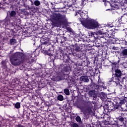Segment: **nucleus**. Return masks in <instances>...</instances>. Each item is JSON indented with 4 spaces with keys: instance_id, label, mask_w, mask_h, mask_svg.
Instances as JSON below:
<instances>
[{
    "instance_id": "nucleus-11",
    "label": "nucleus",
    "mask_w": 127,
    "mask_h": 127,
    "mask_svg": "<svg viewBox=\"0 0 127 127\" xmlns=\"http://www.w3.org/2000/svg\"><path fill=\"white\" fill-rule=\"evenodd\" d=\"M71 47L73 48V52H80L83 49V46H81L79 44H72Z\"/></svg>"
},
{
    "instance_id": "nucleus-61",
    "label": "nucleus",
    "mask_w": 127,
    "mask_h": 127,
    "mask_svg": "<svg viewBox=\"0 0 127 127\" xmlns=\"http://www.w3.org/2000/svg\"><path fill=\"white\" fill-rule=\"evenodd\" d=\"M92 103H93V104H95V103H94V101H92Z\"/></svg>"
},
{
    "instance_id": "nucleus-38",
    "label": "nucleus",
    "mask_w": 127,
    "mask_h": 127,
    "mask_svg": "<svg viewBox=\"0 0 127 127\" xmlns=\"http://www.w3.org/2000/svg\"><path fill=\"white\" fill-rule=\"evenodd\" d=\"M121 44L122 45H124L125 46H127V42L126 40H122L121 42Z\"/></svg>"
},
{
    "instance_id": "nucleus-49",
    "label": "nucleus",
    "mask_w": 127,
    "mask_h": 127,
    "mask_svg": "<svg viewBox=\"0 0 127 127\" xmlns=\"http://www.w3.org/2000/svg\"><path fill=\"white\" fill-rule=\"evenodd\" d=\"M96 99H97V95L95 94L94 98V97H93V100H94L95 101H96Z\"/></svg>"
},
{
    "instance_id": "nucleus-43",
    "label": "nucleus",
    "mask_w": 127,
    "mask_h": 127,
    "mask_svg": "<svg viewBox=\"0 0 127 127\" xmlns=\"http://www.w3.org/2000/svg\"><path fill=\"white\" fill-rule=\"evenodd\" d=\"M113 50H119V47H113Z\"/></svg>"
},
{
    "instance_id": "nucleus-41",
    "label": "nucleus",
    "mask_w": 127,
    "mask_h": 127,
    "mask_svg": "<svg viewBox=\"0 0 127 127\" xmlns=\"http://www.w3.org/2000/svg\"><path fill=\"white\" fill-rule=\"evenodd\" d=\"M56 3H61L62 2V0H55Z\"/></svg>"
},
{
    "instance_id": "nucleus-33",
    "label": "nucleus",
    "mask_w": 127,
    "mask_h": 127,
    "mask_svg": "<svg viewBox=\"0 0 127 127\" xmlns=\"http://www.w3.org/2000/svg\"><path fill=\"white\" fill-rule=\"evenodd\" d=\"M120 3H115L114 4V5H113L114 9L115 10H117L119 9V8H120V5H119Z\"/></svg>"
},
{
    "instance_id": "nucleus-55",
    "label": "nucleus",
    "mask_w": 127,
    "mask_h": 127,
    "mask_svg": "<svg viewBox=\"0 0 127 127\" xmlns=\"http://www.w3.org/2000/svg\"><path fill=\"white\" fill-rule=\"evenodd\" d=\"M114 2H115V3H118V0H115L114 1Z\"/></svg>"
},
{
    "instance_id": "nucleus-16",
    "label": "nucleus",
    "mask_w": 127,
    "mask_h": 127,
    "mask_svg": "<svg viewBox=\"0 0 127 127\" xmlns=\"http://www.w3.org/2000/svg\"><path fill=\"white\" fill-rule=\"evenodd\" d=\"M31 2V5H35V6H39L40 5V1L35 0L33 2L32 0H29Z\"/></svg>"
},
{
    "instance_id": "nucleus-34",
    "label": "nucleus",
    "mask_w": 127,
    "mask_h": 127,
    "mask_svg": "<svg viewBox=\"0 0 127 127\" xmlns=\"http://www.w3.org/2000/svg\"><path fill=\"white\" fill-rule=\"evenodd\" d=\"M14 43H16V40L15 39H11L10 40V44L12 45L14 44Z\"/></svg>"
},
{
    "instance_id": "nucleus-18",
    "label": "nucleus",
    "mask_w": 127,
    "mask_h": 127,
    "mask_svg": "<svg viewBox=\"0 0 127 127\" xmlns=\"http://www.w3.org/2000/svg\"><path fill=\"white\" fill-rule=\"evenodd\" d=\"M92 83L90 87L92 90H94V91H95V90H98L99 87H100V84L97 85V84L93 82L92 81Z\"/></svg>"
},
{
    "instance_id": "nucleus-26",
    "label": "nucleus",
    "mask_w": 127,
    "mask_h": 127,
    "mask_svg": "<svg viewBox=\"0 0 127 127\" xmlns=\"http://www.w3.org/2000/svg\"><path fill=\"white\" fill-rule=\"evenodd\" d=\"M118 80L115 77H112L111 78L109 79V82L111 83L112 82H114V83H117Z\"/></svg>"
},
{
    "instance_id": "nucleus-39",
    "label": "nucleus",
    "mask_w": 127,
    "mask_h": 127,
    "mask_svg": "<svg viewBox=\"0 0 127 127\" xmlns=\"http://www.w3.org/2000/svg\"><path fill=\"white\" fill-rule=\"evenodd\" d=\"M12 81L13 83H15V84H18V78L15 77L13 79Z\"/></svg>"
},
{
    "instance_id": "nucleus-42",
    "label": "nucleus",
    "mask_w": 127,
    "mask_h": 127,
    "mask_svg": "<svg viewBox=\"0 0 127 127\" xmlns=\"http://www.w3.org/2000/svg\"><path fill=\"white\" fill-rule=\"evenodd\" d=\"M124 91L123 92H126V93H127V85H125L124 86Z\"/></svg>"
},
{
    "instance_id": "nucleus-22",
    "label": "nucleus",
    "mask_w": 127,
    "mask_h": 127,
    "mask_svg": "<svg viewBox=\"0 0 127 127\" xmlns=\"http://www.w3.org/2000/svg\"><path fill=\"white\" fill-rule=\"evenodd\" d=\"M63 57V53L60 52L59 53H56V58L57 59H61L62 60V58Z\"/></svg>"
},
{
    "instance_id": "nucleus-4",
    "label": "nucleus",
    "mask_w": 127,
    "mask_h": 127,
    "mask_svg": "<svg viewBox=\"0 0 127 127\" xmlns=\"http://www.w3.org/2000/svg\"><path fill=\"white\" fill-rule=\"evenodd\" d=\"M80 22L82 25L88 29H95L99 27V23L94 19L80 20Z\"/></svg>"
},
{
    "instance_id": "nucleus-15",
    "label": "nucleus",
    "mask_w": 127,
    "mask_h": 127,
    "mask_svg": "<svg viewBox=\"0 0 127 127\" xmlns=\"http://www.w3.org/2000/svg\"><path fill=\"white\" fill-rule=\"evenodd\" d=\"M88 105V107L86 109V111H87L88 114H92L93 113V106H92V103L90 102H87Z\"/></svg>"
},
{
    "instance_id": "nucleus-60",
    "label": "nucleus",
    "mask_w": 127,
    "mask_h": 127,
    "mask_svg": "<svg viewBox=\"0 0 127 127\" xmlns=\"http://www.w3.org/2000/svg\"><path fill=\"white\" fill-rule=\"evenodd\" d=\"M110 27H113V26H110Z\"/></svg>"
},
{
    "instance_id": "nucleus-52",
    "label": "nucleus",
    "mask_w": 127,
    "mask_h": 127,
    "mask_svg": "<svg viewBox=\"0 0 127 127\" xmlns=\"http://www.w3.org/2000/svg\"><path fill=\"white\" fill-rule=\"evenodd\" d=\"M0 127H2V123L0 121Z\"/></svg>"
},
{
    "instance_id": "nucleus-44",
    "label": "nucleus",
    "mask_w": 127,
    "mask_h": 127,
    "mask_svg": "<svg viewBox=\"0 0 127 127\" xmlns=\"http://www.w3.org/2000/svg\"><path fill=\"white\" fill-rule=\"evenodd\" d=\"M72 127H79V125L76 123H73L72 124Z\"/></svg>"
},
{
    "instance_id": "nucleus-23",
    "label": "nucleus",
    "mask_w": 127,
    "mask_h": 127,
    "mask_svg": "<svg viewBox=\"0 0 127 127\" xmlns=\"http://www.w3.org/2000/svg\"><path fill=\"white\" fill-rule=\"evenodd\" d=\"M1 65H2V68L4 69V70H6L7 69V66H6V61H2Z\"/></svg>"
},
{
    "instance_id": "nucleus-9",
    "label": "nucleus",
    "mask_w": 127,
    "mask_h": 127,
    "mask_svg": "<svg viewBox=\"0 0 127 127\" xmlns=\"http://www.w3.org/2000/svg\"><path fill=\"white\" fill-rule=\"evenodd\" d=\"M116 32L113 31H108L107 32L106 36L108 37V38H113V39H115V42H117L118 40H119V39L116 38Z\"/></svg>"
},
{
    "instance_id": "nucleus-50",
    "label": "nucleus",
    "mask_w": 127,
    "mask_h": 127,
    "mask_svg": "<svg viewBox=\"0 0 127 127\" xmlns=\"http://www.w3.org/2000/svg\"><path fill=\"white\" fill-rule=\"evenodd\" d=\"M82 4H86V3H84L85 1H86V0H82Z\"/></svg>"
},
{
    "instance_id": "nucleus-25",
    "label": "nucleus",
    "mask_w": 127,
    "mask_h": 127,
    "mask_svg": "<svg viewBox=\"0 0 127 127\" xmlns=\"http://www.w3.org/2000/svg\"><path fill=\"white\" fill-rule=\"evenodd\" d=\"M96 33L98 35V36H102V38L105 39V40H108V39L105 38V37H104V33L102 31L99 30L96 32Z\"/></svg>"
},
{
    "instance_id": "nucleus-51",
    "label": "nucleus",
    "mask_w": 127,
    "mask_h": 127,
    "mask_svg": "<svg viewBox=\"0 0 127 127\" xmlns=\"http://www.w3.org/2000/svg\"><path fill=\"white\" fill-rule=\"evenodd\" d=\"M72 55H73L74 56H76V55H77V54H76L75 52H73V53H72Z\"/></svg>"
},
{
    "instance_id": "nucleus-8",
    "label": "nucleus",
    "mask_w": 127,
    "mask_h": 127,
    "mask_svg": "<svg viewBox=\"0 0 127 127\" xmlns=\"http://www.w3.org/2000/svg\"><path fill=\"white\" fill-rule=\"evenodd\" d=\"M121 106L122 105H120L119 104H116L114 106L113 109H110L109 108V105H108V104H105L103 107V109L105 113H110V111H116V110H118L120 107H121Z\"/></svg>"
},
{
    "instance_id": "nucleus-58",
    "label": "nucleus",
    "mask_w": 127,
    "mask_h": 127,
    "mask_svg": "<svg viewBox=\"0 0 127 127\" xmlns=\"http://www.w3.org/2000/svg\"><path fill=\"white\" fill-rule=\"evenodd\" d=\"M32 63L34 62V59H32Z\"/></svg>"
},
{
    "instance_id": "nucleus-53",
    "label": "nucleus",
    "mask_w": 127,
    "mask_h": 127,
    "mask_svg": "<svg viewBox=\"0 0 127 127\" xmlns=\"http://www.w3.org/2000/svg\"><path fill=\"white\" fill-rule=\"evenodd\" d=\"M26 119H27V120H29V119H30V118L29 117V116H26Z\"/></svg>"
},
{
    "instance_id": "nucleus-32",
    "label": "nucleus",
    "mask_w": 127,
    "mask_h": 127,
    "mask_svg": "<svg viewBox=\"0 0 127 127\" xmlns=\"http://www.w3.org/2000/svg\"><path fill=\"white\" fill-rule=\"evenodd\" d=\"M10 15L11 17H14L16 15V12L14 10H12L10 13Z\"/></svg>"
},
{
    "instance_id": "nucleus-31",
    "label": "nucleus",
    "mask_w": 127,
    "mask_h": 127,
    "mask_svg": "<svg viewBox=\"0 0 127 127\" xmlns=\"http://www.w3.org/2000/svg\"><path fill=\"white\" fill-rule=\"evenodd\" d=\"M64 92L66 96H69L70 95V91L69 90V89L65 88L64 90Z\"/></svg>"
},
{
    "instance_id": "nucleus-2",
    "label": "nucleus",
    "mask_w": 127,
    "mask_h": 127,
    "mask_svg": "<svg viewBox=\"0 0 127 127\" xmlns=\"http://www.w3.org/2000/svg\"><path fill=\"white\" fill-rule=\"evenodd\" d=\"M53 19L55 20H58L60 24H62L65 27V29L68 32H72V28L70 27H68L69 26V22H68V19L66 17V15L62 14H55L54 15L53 17Z\"/></svg>"
},
{
    "instance_id": "nucleus-56",
    "label": "nucleus",
    "mask_w": 127,
    "mask_h": 127,
    "mask_svg": "<svg viewBox=\"0 0 127 127\" xmlns=\"http://www.w3.org/2000/svg\"><path fill=\"white\" fill-rule=\"evenodd\" d=\"M31 113H35V111H34V110H31Z\"/></svg>"
},
{
    "instance_id": "nucleus-5",
    "label": "nucleus",
    "mask_w": 127,
    "mask_h": 127,
    "mask_svg": "<svg viewBox=\"0 0 127 127\" xmlns=\"http://www.w3.org/2000/svg\"><path fill=\"white\" fill-rule=\"evenodd\" d=\"M50 44H49V39L46 37L43 38L41 40V45H39L35 49V52H36L37 50H43L45 51V50H49L50 49Z\"/></svg>"
},
{
    "instance_id": "nucleus-20",
    "label": "nucleus",
    "mask_w": 127,
    "mask_h": 127,
    "mask_svg": "<svg viewBox=\"0 0 127 127\" xmlns=\"http://www.w3.org/2000/svg\"><path fill=\"white\" fill-rule=\"evenodd\" d=\"M100 96V99L102 101H106V100H107V98H108V97L107 96V94H106V93L105 92H101Z\"/></svg>"
},
{
    "instance_id": "nucleus-62",
    "label": "nucleus",
    "mask_w": 127,
    "mask_h": 127,
    "mask_svg": "<svg viewBox=\"0 0 127 127\" xmlns=\"http://www.w3.org/2000/svg\"><path fill=\"white\" fill-rule=\"evenodd\" d=\"M102 123H104V121H103V122H102Z\"/></svg>"
},
{
    "instance_id": "nucleus-29",
    "label": "nucleus",
    "mask_w": 127,
    "mask_h": 127,
    "mask_svg": "<svg viewBox=\"0 0 127 127\" xmlns=\"http://www.w3.org/2000/svg\"><path fill=\"white\" fill-rule=\"evenodd\" d=\"M58 101H60V102H62V101H64V96L62 95H59L57 96Z\"/></svg>"
},
{
    "instance_id": "nucleus-59",
    "label": "nucleus",
    "mask_w": 127,
    "mask_h": 127,
    "mask_svg": "<svg viewBox=\"0 0 127 127\" xmlns=\"http://www.w3.org/2000/svg\"><path fill=\"white\" fill-rule=\"evenodd\" d=\"M72 6V5H69V7H71Z\"/></svg>"
},
{
    "instance_id": "nucleus-54",
    "label": "nucleus",
    "mask_w": 127,
    "mask_h": 127,
    "mask_svg": "<svg viewBox=\"0 0 127 127\" xmlns=\"http://www.w3.org/2000/svg\"><path fill=\"white\" fill-rule=\"evenodd\" d=\"M64 40H65V41H66L67 40V38L65 37H64Z\"/></svg>"
},
{
    "instance_id": "nucleus-24",
    "label": "nucleus",
    "mask_w": 127,
    "mask_h": 127,
    "mask_svg": "<svg viewBox=\"0 0 127 127\" xmlns=\"http://www.w3.org/2000/svg\"><path fill=\"white\" fill-rule=\"evenodd\" d=\"M81 81H82L83 82H89L90 80L89 79V78H88V76H82L80 78Z\"/></svg>"
},
{
    "instance_id": "nucleus-28",
    "label": "nucleus",
    "mask_w": 127,
    "mask_h": 127,
    "mask_svg": "<svg viewBox=\"0 0 127 127\" xmlns=\"http://www.w3.org/2000/svg\"><path fill=\"white\" fill-rule=\"evenodd\" d=\"M44 51L46 55H48V56H50V57L51 56H52V54H51V51H50V50H45Z\"/></svg>"
},
{
    "instance_id": "nucleus-6",
    "label": "nucleus",
    "mask_w": 127,
    "mask_h": 127,
    "mask_svg": "<svg viewBox=\"0 0 127 127\" xmlns=\"http://www.w3.org/2000/svg\"><path fill=\"white\" fill-rule=\"evenodd\" d=\"M114 70L115 72V75L114 77L117 78L118 81H120L121 83H122V84L125 81L126 82L127 81V79L126 78L127 77L123 76V75H122V71L120 69L118 68H115Z\"/></svg>"
},
{
    "instance_id": "nucleus-3",
    "label": "nucleus",
    "mask_w": 127,
    "mask_h": 127,
    "mask_svg": "<svg viewBox=\"0 0 127 127\" xmlns=\"http://www.w3.org/2000/svg\"><path fill=\"white\" fill-rule=\"evenodd\" d=\"M62 60L64 61L63 64H61L59 66V69H61L62 72H69L71 71V63H70V57L69 55L66 53H63Z\"/></svg>"
},
{
    "instance_id": "nucleus-1",
    "label": "nucleus",
    "mask_w": 127,
    "mask_h": 127,
    "mask_svg": "<svg viewBox=\"0 0 127 127\" xmlns=\"http://www.w3.org/2000/svg\"><path fill=\"white\" fill-rule=\"evenodd\" d=\"M10 62L13 66H19L21 62L25 61L24 54L20 52H16L9 56Z\"/></svg>"
},
{
    "instance_id": "nucleus-7",
    "label": "nucleus",
    "mask_w": 127,
    "mask_h": 127,
    "mask_svg": "<svg viewBox=\"0 0 127 127\" xmlns=\"http://www.w3.org/2000/svg\"><path fill=\"white\" fill-rule=\"evenodd\" d=\"M114 102L116 104H119L120 106L122 105H125L127 102V97L123 96L121 97H115Z\"/></svg>"
},
{
    "instance_id": "nucleus-35",
    "label": "nucleus",
    "mask_w": 127,
    "mask_h": 127,
    "mask_svg": "<svg viewBox=\"0 0 127 127\" xmlns=\"http://www.w3.org/2000/svg\"><path fill=\"white\" fill-rule=\"evenodd\" d=\"M75 121H76L77 123H81L82 122V120H81V117H80V116H76L75 118Z\"/></svg>"
},
{
    "instance_id": "nucleus-57",
    "label": "nucleus",
    "mask_w": 127,
    "mask_h": 127,
    "mask_svg": "<svg viewBox=\"0 0 127 127\" xmlns=\"http://www.w3.org/2000/svg\"><path fill=\"white\" fill-rule=\"evenodd\" d=\"M88 127H92L91 124H88Z\"/></svg>"
},
{
    "instance_id": "nucleus-12",
    "label": "nucleus",
    "mask_w": 127,
    "mask_h": 127,
    "mask_svg": "<svg viewBox=\"0 0 127 127\" xmlns=\"http://www.w3.org/2000/svg\"><path fill=\"white\" fill-rule=\"evenodd\" d=\"M55 14H61V13H54L52 16V19L55 21H52V25L54 27H59V25H62V24L59 23V21L53 19V16Z\"/></svg>"
},
{
    "instance_id": "nucleus-19",
    "label": "nucleus",
    "mask_w": 127,
    "mask_h": 127,
    "mask_svg": "<svg viewBox=\"0 0 127 127\" xmlns=\"http://www.w3.org/2000/svg\"><path fill=\"white\" fill-rule=\"evenodd\" d=\"M88 95L89 98L94 97V98H95V95H96V90H90L88 93Z\"/></svg>"
},
{
    "instance_id": "nucleus-10",
    "label": "nucleus",
    "mask_w": 127,
    "mask_h": 127,
    "mask_svg": "<svg viewBox=\"0 0 127 127\" xmlns=\"http://www.w3.org/2000/svg\"><path fill=\"white\" fill-rule=\"evenodd\" d=\"M88 35L90 37H93L95 40H98V39H100V38H103V36H99L97 33V32H93L90 31L88 32Z\"/></svg>"
},
{
    "instance_id": "nucleus-13",
    "label": "nucleus",
    "mask_w": 127,
    "mask_h": 127,
    "mask_svg": "<svg viewBox=\"0 0 127 127\" xmlns=\"http://www.w3.org/2000/svg\"><path fill=\"white\" fill-rule=\"evenodd\" d=\"M83 71L85 73H89L91 76L94 75V73H93V68L91 66H85L83 68Z\"/></svg>"
},
{
    "instance_id": "nucleus-37",
    "label": "nucleus",
    "mask_w": 127,
    "mask_h": 127,
    "mask_svg": "<svg viewBox=\"0 0 127 127\" xmlns=\"http://www.w3.org/2000/svg\"><path fill=\"white\" fill-rule=\"evenodd\" d=\"M14 107L16 109H19V108H20V103L16 102V104H15Z\"/></svg>"
},
{
    "instance_id": "nucleus-27",
    "label": "nucleus",
    "mask_w": 127,
    "mask_h": 127,
    "mask_svg": "<svg viewBox=\"0 0 127 127\" xmlns=\"http://www.w3.org/2000/svg\"><path fill=\"white\" fill-rule=\"evenodd\" d=\"M116 86H118L121 91L123 90V85L121 84V80H118L117 82L116 83Z\"/></svg>"
},
{
    "instance_id": "nucleus-36",
    "label": "nucleus",
    "mask_w": 127,
    "mask_h": 127,
    "mask_svg": "<svg viewBox=\"0 0 127 127\" xmlns=\"http://www.w3.org/2000/svg\"><path fill=\"white\" fill-rule=\"evenodd\" d=\"M50 58L51 59V62L54 63V61H55V59H56V57L54 56H53V55H52V56H51L50 57Z\"/></svg>"
},
{
    "instance_id": "nucleus-40",
    "label": "nucleus",
    "mask_w": 127,
    "mask_h": 127,
    "mask_svg": "<svg viewBox=\"0 0 127 127\" xmlns=\"http://www.w3.org/2000/svg\"><path fill=\"white\" fill-rule=\"evenodd\" d=\"M102 121H99V123H97L95 124V127H101V123Z\"/></svg>"
},
{
    "instance_id": "nucleus-45",
    "label": "nucleus",
    "mask_w": 127,
    "mask_h": 127,
    "mask_svg": "<svg viewBox=\"0 0 127 127\" xmlns=\"http://www.w3.org/2000/svg\"><path fill=\"white\" fill-rule=\"evenodd\" d=\"M16 127H25V126L20 124H19L18 125L16 126Z\"/></svg>"
},
{
    "instance_id": "nucleus-30",
    "label": "nucleus",
    "mask_w": 127,
    "mask_h": 127,
    "mask_svg": "<svg viewBox=\"0 0 127 127\" xmlns=\"http://www.w3.org/2000/svg\"><path fill=\"white\" fill-rule=\"evenodd\" d=\"M117 65H118V63L116 62H114V63H112L111 64V66H112V70L114 71V70H115V69H117V67H116V66H117Z\"/></svg>"
},
{
    "instance_id": "nucleus-17",
    "label": "nucleus",
    "mask_w": 127,
    "mask_h": 127,
    "mask_svg": "<svg viewBox=\"0 0 127 127\" xmlns=\"http://www.w3.org/2000/svg\"><path fill=\"white\" fill-rule=\"evenodd\" d=\"M82 70L78 68H76L74 70V74L75 76H81L82 75Z\"/></svg>"
},
{
    "instance_id": "nucleus-47",
    "label": "nucleus",
    "mask_w": 127,
    "mask_h": 127,
    "mask_svg": "<svg viewBox=\"0 0 127 127\" xmlns=\"http://www.w3.org/2000/svg\"><path fill=\"white\" fill-rule=\"evenodd\" d=\"M118 22H119V23H121V22H122V18H119Z\"/></svg>"
},
{
    "instance_id": "nucleus-21",
    "label": "nucleus",
    "mask_w": 127,
    "mask_h": 127,
    "mask_svg": "<svg viewBox=\"0 0 127 127\" xmlns=\"http://www.w3.org/2000/svg\"><path fill=\"white\" fill-rule=\"evenodd\" d=\"M122 50L121 51V55L122 56L127 57V49H126V47L124 48L121 47Z\"/></svg>"
},
{
    "instance_id": "nucleus-14",
    "label": "nucleus",
    "mask_w": 127,
    "mask_h": 127,
    "mask_svg": "<svg viewBox=\"0 0 127 127\" xmlns=\"http://www.w3.org/2000/svg\"><path fill=\"white\" fill-rule=\"evenodd\" d=\"M119 116L116 117V119L117 120L118 122H119V123H121V124H123V125H125V123L124 122H125V117L124 116H123V114L122 113L119 114Z\"/></svg>"
},
{
    "instance_id": "nucleus-46",
    "label": "nucleus",
    "mask_w": 127,
    "mask_h": 127,
    "mask_svg": "<svg viewBox=\"0 0 127 127\" xmlns=\"http://www.w3.org/2000/svg\"><path fill=\"white\" fill-rule=\"evenodd\" d=\"M99 84H103V82L101 81V79H98V85H99Z\"/></svg>"
},
{
    "instance_id": "nucleus-48",
    "label": "nucleus",
    "mask_w": 127,
    "mask_h": 127,
    "mask_svg": "<svg viewBox=\"0 0 127 127\" xmlns=\"http://www.w3.org/2000/svg\"><path fill=\"white\" fill-rule=\"evenodd\" d=\"M22 4L24 7H26V4L24 2H23Z\"/></svg>"
}]
</instances>
